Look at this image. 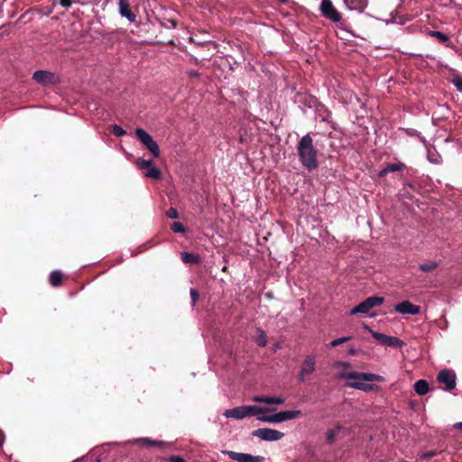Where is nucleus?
Masks as SVG:
<instances>
[{"instance_id": "6ab92c4d", "label": "nucleus", "mask_w": 462, "mask_h": 462, "mask_svg": "<svg viewBox=\"0 0 462 462\" xmlns=\"http://www.w3.org/2000/svg\"><path fill=\"white\" fill-rule=\"evenodd\" d=\"M370 310H371L370 306L368 305V303H366V300H365L364 301L359 303L357 306L353 308L349 311V314L350 315H356V314H358V313L366 314V313L369 312Z\"/></svg>"}, {"instance_id": "412c9836", "label": "nucleus", "mask_w": 462, "mask_h": 462, "mask_svg": "<svg viewBox=\"0 0 462 462\" xmlns=\"http://www.w3.org/2000/svg\"><path fill=\"white\" fill-rule=\"evenodd\" d=\"M181 260L186 263H197L199 262L198 255L187 252L181 254Z\"/></svg>"}, {"instance_id": "ddd939ff", "label": "nucleus", "mask_w": 462, "mask_h": 462, "mask_svg": "<svg viewBox=\"0 0 462 462\" xmlns=\"http://www.w3.org/2000/svg\"><path fill=\"white\" fill-rule=\"evenodd\" d=\"M395 311L401 314L416 315L420 313V308L418 305L412 304L408 300L402 301L394 306Z\"/></svg>"}, {"instance_id": "4c0bfd02", "label": "nucleus", "mask_w": 462, "mask_h": 462, "mask_svg": "<svg viewBox=\"0 0 462 462\" xmlns=\"http://www.w3.org/2000/svg\"><path fill=\"white\" fill-rule=\"evenodd\" d=\"M252 401L254 402L266 403V397L263 396H254Z\"/></svg>"}, {"instance_id": "1a4fd4ad", "label": "nucleus", "mask_w": 462, "mask_h": 462, "mask_svg": "<svg viewBox=\"0 0 462 462\" xmlns=\"http://www.w3.org/2000/svg\"><path fill=\"white\" fill-rule=\"evenodd\" d=\"M32 79L42 86L55 85L59 82V78L49 70H36L32 74Z\"/></svg>"}, {"instance_id": "6e6552de", "label": "nucleus", "mask_w": 462, "mask_h": 462, "mask_svg": "<svg viewBox=\"0 0 462 462\" xmlns=\"http://www.w3.org/2000/svg\"><path fill=\"white\" fill-rule=\"evenodd\" d=\"M319 9L322 15L331 22L337 23L341 20V14L335 8L331 0H322Z\"/></svg>"}, {"instance_id": "e433bc0d", "label": "nucleus", "mask_w": 462, "mask_h": 462, "mask_svg": "<svg viewBox=\"0 0 462 462\" xmlns=\"http://www.w3.org/2000/svg\"><path fill=\"white\" fill-rule=\"evenodd\" d=\"M168 461L169 462H186V460L180 456H171L168 458Z\"/></svg>"}, {"instance_id": "c756f323", "label": "nucleus", "mask_w": 462, "mask_h": 462, "mask_svg": "<svg viewBox=\"0 0 462 462\" xmlns=\"http://www.w3.org/2000/svg\"><path fill=\"white\" fill-rule=\"evenodd\" d=\"M171 228V230L174 233H183V232H185V228H184L183 225L180 222H174V223H172Z\"/></svg>"}, {"instance_id": "f3484780", "label": "nucleus", "mask_w": 462, "mask_h": 462, "mask_svg": "<svg viewBox=\"0 0 462 462\" xmlns=\"http://www.w3.org/2000/svg\"><path fill=\"white\" fill-rule=\"evenodd\" d=\"M135 443L141 446H154V447H163L166 446L167 443L162 440H152L148 438H141L134 440Z\"/></svg>"}, {"instance_id": "2eb2a0df", "label": "nucleus", "mask_w": 462, "mask_h": 462, "mask_svg": "<svg viewBox=\"0 0 462 462\" xmlns=\"http://www.w3.org/2000/svg\"><path fill=\"white\" fill-rule=\"evenodd\" d=\"M119 13L123 17H125L130 22L135 20V14L130 10L129 3L127 0H119Z\"/></svg>"}, {"instance_id": "c85d7f7f", "label": "nucleus", "mask_w": 462, "mask_h": 462, "mask_svg": "<svg viewBox=\"0 0 462 462\" xmlns=\"http://www.w3.org/2000/svg\"><path fill=\"white\" fill-rule=\"evenodd\" d=\"M110 127H111L113 134L116 136H123L126 134V132L121 126H119L117 125H113Z\"/></svg>"}, {"instance_id": "f03ea898", "label": "nucleus", "mask_w": 462, "mask_h": 462, "mask_svg": "<svg viewBox=\"0 0 462 462\" xmlns=\"http://www.w3.org/2000/svg\"><path fill=\"white\" fill-rule=\"evenodd\" d=\"M298 155L302 165L310 170H315L318 167L317 150L313 145V140L308 134L299 141L297 145Z\"/></svg>"}, {"instance_id": "a19ab883", "label": "nucleus", "mask_w": 462, "mask_h": 462, "mask_svg": "<svg viewBox=\"0 0 462 462\" xmlns=\"http://www.w3.org/2000/svg\"><path fill=\"white\" fill-rule=\"evenodd\" d=\"M455 427H456L457 429L462 430V422H457V423H456V424H455Z\"/></svg>"}, {"instance_id": "c9c22d12", "label": "nucleus", "mask_w": 462, "mask_h": 462, "mask_svg": "<svg viewBox=\"0 0 462 462\" xmlns=\"http://www.w3.org/2000/svg\"><path fill=\"white\" fill-rule=\"evenodd\" d=\"M190 297H191V300H192V306H195L199 297V292L195 290V289H190Z\"/></svg>"}, {"instance_id": "72a5a7b5", "label": "nucleus", "mask_w": 462, "mask_h": 462, "mask_svg": "<svg viewBox=\"0 0 462 462\" xmlns=\"http://www.w3.org/2000/svg\"><path fill=\"white\" fill-rule=\"evenodd\" d=\"M453 84L457 88V89L460 92H462V77L456 76L452 79Z\"/></svg>"}, {"instance_id": "58836bf2", "label": "nucleus", "mask_w": 462, "mask_h": 462, "mask_svg": "<svg viewBox=\"0 0 462 462\" xmlns=\"http://www.w3.org/2000/svg\"><path fill=\"white\" fill-rule=\"evenodd\" d=\"M435 454H436L435 451L426 452V453H423L420 455V458H428V457L434 456Z\"/></svg>"}, {"instance_id": "20e7f679", "label": "nucleus", "mask_w": 462, "mask_h": 462, "mask_svg": "<svg viewBox=\"0 0 462 462\" xmlns=\"http://www.w3.org/2000/svg\"><path fill=\"white\" fill-rule=\"evenodd\" d=\"M135 134L139 141L146 147V149L152 154L154 158L160 156V148L157 143L153 140L151 134H149L143 128H137Z\"/></svg>"}, {"instance_id": "b1692460", "label": "nucleus", "mask_w": 462, "mask_h": 462, "mask_svg": "<svg viewBox=\"0 0 462 462\" xmlns=\"http://www.w3.org/2000/svg\"><path fill=\"white\" fill-rule=\"evenodd\" d=\"M353 9L363 10L367 6V0H350Z\"/></svg>"}, {"instance_id": "bb28decb", "label": "nucleus", "mask_w": 462, "mask_h": 462, "mask_svg": "<svg viewBox=\"0 0 462 462\" xmlns=\"http://www.w3.org/2000/svg\"><path fill=\"white\" fill-rule=\"evenodd\" d=\"M437 263L435 262H430L420 265V270L422 272H430L436 269Z\"/></svg>"}, {"instance_id": "4be33fe9", "label": "nucleus", "mask_w": 462, "mask_h": 462, "mask_svg": "<svg viewBox=\"0 0 462 462\" xmlns=\"http://www.w3.org/2000/svg\"><path fill=\"white\" fill-rule=\"evenodd\" d=\"M62 279V273L59 271H53L51 273L49 280L52 286H58L60 284Z\"/></svg>"}, {"instance_id": "39448f33", "label": "nucleus", "mask_w": 462, "mask_h": 462, "mask_svg": "<svg viewBox=\"0 0 462 462\" xmlns=\"http://www.w3.org/2000/svg\"><path fill=\"white\" fill-rule=\"evenodd\" d=\"M316 369V356L314 355L307 356L301 363L299 372V380L305 382L314 373Z\"/></svg>"}, {"instance_id": "a211bd4d", "label": "nucleus", "mask_w": 462, "mask_h": 462, "mask_svg": "<svg viewBox=\"0 0 462 462\" xmlns=\"http://www.w3.org/2000/svg\"><path fill=\"white\" fill-rule=\"evenodd\" d=\"M245 407V412L246 414V417L254 416V415H260L262 413L270 411L269 409L260 408L257 406H244Z\"/></svg>"}, {"instance_id": "aec40b11", "label": "nucleus", "mask_w": 462, "mask_h": 462, "mask_svg": "<svg viewBox=\"0 0 462 462\" xmlns=\"http://www.w3.org/2000/svg\"><path fill=\"white\" fill-rule=\"evenodd\" d=\"M414 390L419 395H424L429 391V383L425 380H419L414 383Z\"/></svg>"}, {"instance_id": "4468645a", "label": "nucleus", "mask_w": 462, "mask_h": 462, "mask_svg": "<svg viewBox=\"0 0 462 462\" xmlns=\"http://www.w3.org/2000/svg\"><path fill=\"white\" fill-rule=\"evenodd\" d=\"M223 415L226 418H231L235 420H242L246 418V414L245 412V407L239 406L233 409L226 410Z\"/></svg>"}, {"instance_id": "9b49d317", "label": "nucleus", "mask_w": 462, "mask_h": 462, "mask_svg": "<svg viewBox=\"0 0 462 462\" xmlns=\"http://www.w3.org/2000/svg\"><path fill=\"white\" fill-rule=\"evenodd\" d=\"M231 459L237 462H264L265 458L263 456H253L251 454L240 453L231 450L223 451Z\"/></svg>"}, {"instance_id": "2f4dec72", "label": "nucleus", "mask_w": 462, "mask_h": 462, "mask_svg": "<svg viewBox=\"0 0 462 462\" xmlns=\"http://www.w3.org/2000/svg\"><path fill=\"white\" fill-rule=\"evenodd\" d=\"M340 430V428H336L334 430H329L328 433H327V439L329 441V442H333L336 436L337 435V433L339 432Z\"/></svg>"}, {"instance_id": "79ce46f5", "label": "nucleus", "mask_w": 462, "mask_h": 462, "mask_svg": "<svg viewBox=\"0 0 462 462\" xmlns=\"http://www.w3.org/2000/svg\"><path fill=\"white\" fill-rule=\"evenodd\" d=\"M349 353H350L351 355H355V354L356 353V349H350V350H349Z\"/></svg>"}, {"instance_id": "f704fd0d", "label": "nucleus", "mask_w": 462, "mask_h": 462, "mask_svg": "<svg viewBox=\"0 0 462 462\" xmlns=\"http://www.w3.org/2000/svg\"><path fill=\"white\" fill-rule=\"evenodd\" d=\"M166 215L170 217V218H172V219H176L179 217V213L177 211L176 208H170L167 212H166Z\"/></svg>"}, {"instance_id": "0eeeda50", "label": "nucleus", "mask_w": 462, "mask_h": 462, "mask_svg": "<svg viewBox=\"0 0 462 462\" xmlns=\"http://www.w3.org/2000/svg\"><path fill=\"white\" fill-rule=\"evenodd\" d=\"M253 436L264 441H277L284 437V433L270 428H262L253 431Z\"/></svg>"}, {"instance_id": "7ed1b4c3", "label": "nucleus", "mask_w": 462, "mask_h": 462, "mask_svg": "<svg viewBox=\"0 0 462 462\" xmlns=\"http://www.w3.org/2000/svg\"><path fill=\"white\" fill-rule=\"evenodd\" d=\"M300 415L301 411L299 410L283 411L273 415H260L257 417V420L263 422L280 423L299 418Z\"/></svg>"}, {"instance_id": "473e14b6", "label": "nucleus", "mask_w": 462, "mask_h": 462, "mask_svg": "<svg viewBox=\"0 0 462 462\" xmlns=\"http://www.w3.org/2000/svg\"><path fill=\"white\" fill-rule=\"evenodd\" d=\"M428 160L435 164H439L441 162V159L439 155L433 154L430 151L428 152Z\"/></svg>"}, {"instance_id": "ea45409f", "label": "nucleus", "mask_w": 462, "mask_h": 462, "mask_svg": "<svg viewBox=\"0 0 462 462\" xmlns=\"http://www.w3.org/2000/svg\"><path fill=\"white\" fill-rule=\"evenodd\" d=\"M72 1L71 0H60V5L63 7H69L71 5Z\"/></svg>"}, {"instance_id": "393cba45", "label": "nucleus", "mask_w": 462, "mask_h": 462, "mask_svg": "<svg viewBox=\"0 0 462 462\" xmlns=\"http://www.w3.org/2000/svg\"><path fill=\"white\" fill-rule=\"evenodd\" d=\"M258 331H259V334H258V336H257V337H256V343H257V345H258L259 346H266V344H267L266 335H265V333H264L263 330H261V329H259Z\"/></svg>"}, {"instance_id": "f8f14e48", "label": "nucleus", "mask_w": 462, "mask_h": 462, "mask_svg": "<svg viewBox=\"0 0 462 462\" xmlns=\"http://www.w3.org/2000/svg\"><path fill=\"white\" fill-rule=\"evenodd\" d=\"M437 380L445 384L448 391H451L456 387V374L453 371L444 369L438 374Z\"/></svg>"}, {"instance_id": "9d476101", "label": "nucleus", "mask_w": 462, "mask_h": 462, "mask_svg": "<svg viewBox=\"0 0 462 462\" xmlns=\"http://www.w3.org/2000/svg\"><path fill=\"white\" fill-rule=\"evenodd\" d=\"M365 328L369 330V332L372 334L373 337L380 342L381 344L384 346L398 347L403 345L402 341L400 340L398 337L387 336L376 331H374L370 329L366 325H365Z\"/></svg>"}, {"instance_id": "f257e3e1", "label": "nucleus", "mask_w": 462, "mask_h": 462, "mask_svg": "<svg viewBox=\"0 0 462 462\" xmlns=\"http://www.w3.org/2000/svg\"><path fill=\"white\" fill-rule=\"evenodd\" d=\"M335 365L342 369L337 377L346 380V385L350 388L370 392L375 388L371 382L383 381V377L375 374L348 371L350 364L347 362H337Z\"/></svg>"}, {"instance_id": "cd10ccee", "label": "nucleus", "mask_w": 462, "mask_h": 462, "mask_svg": "<svg viewBox=\"0 0 462 462\" xmlns=\"http://www.w3.org/2000/svg\"><path fill=\"white\" fill-rule=\"evenodd\" d=\"M285 400L282 397H266V404H282Z\"/></svg>"}, {"instance_id": "5701e85b", "label": "nucleus", "mask_w": 462, "mask_h": 462, "mask_svg": "<svg viewBox=\"0 0 462 462\" xmlns=\"http://www.w3.org/2000/svg\"><path fill=\"white\" fill-rule=\"evenodd\" d=\"M365 300L371 309H373L374 307H376V306H380L383 303V298L378 297V296L369 297Z\"/></svg>"}, {"instance_id": "a878e982", "label": "nucleus", "mask_w": 462, "mask_h": 462, "mask_svg": "<svg viewBox=\"0 0 462 462\" xmlns=\"http://www.w3.org/2000/svg\"><path fill=\"white\" fill-rule=\"evenodd\" d=\"M430 34L435 38H437L441 42H446L448 40V35L439 31H431Z\"/></svg>"}, {"instance_id": "dca6fc26", "label": "nucleus", "mask_w": 462, "mask_h": 462, "mask_svg": "<svg viewBox=\"0 0 462 462\" xmlns=\"http://www.w3.org/2000/svg\"><path fill=\"white\" fill-rule=\"evenodd\" d=\"M403 168H404V164L402 163V162H398V163H394V164H390V165L386 166L385 168H383L382 171H380L379 173H378V176L380 178H383V177L386 176L390 172H394V171H402V170H403Z\"/></svg>"}, {"instance_id": "7c9ffc66", "label": "nucleus", "mask_w": 462, "mask_h": 462, "mask_svg": "<svg viewBox=\"0 0 462 462\" xmlns=\"http://www.w3.org/2000/svg\"><path fill=\"white\" fill-rule=\"evenodd\" d=\"M350 338H351L350 337H339V338L334 339V340L331 341L330 346H333V347L337 346H339V345H341V344H343L345 342L349 341Z\"/></svg>"}, {"instance_id": "423d86ee", "label": "nucleus", "mask_w": 462, "mask_h": 462, "mask_svg": "<svg viewBox=\"0 0 462 462\" xmlns=\"http://www.w3.org/2000/svg\"><path fill=\"white\" fill-rule=\"evenodd\" d=\"M136 166L140 170H146V172L144 173V176L147 178H151L153 180H159L162 177L161 171L156 168L153 165L152 161L151 160H144L142 158H139L136 160L135 162Z\"/></svg>"}]
</instances>
